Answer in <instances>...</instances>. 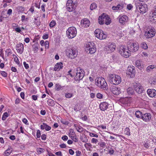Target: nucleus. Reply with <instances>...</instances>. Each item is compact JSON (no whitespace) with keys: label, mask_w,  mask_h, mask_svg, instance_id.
Returning <instances> with one entry per match:
<instances>
[{"label":"nucleus","mask_w":156,"mask_h":156,"mask_svg":"<svg viewBox=\"0 0 156 156\" xmlns=\"http://www.w3.org/2000/svg\"><path fill=\"white\" fill-rule=\"evenodd\" d=\"M107 48H106L109 52H111L115 51L116 46L115 44L113 42H109L107 45Z\"/></svg>","instance_id":"obj_16"},{"label":"nucleus","mask_w":156,"mask_h":156,"mask_svg":"<svg viewBox=\"0 0 156 156\" xmlns=\"http://www.w3.org/2000/svg\"><path fill=\"white\" fill-rule=\"evenodd\" d=\"M75 135L73 130L72 129H70L69 130V136L72 137V136Z\"/></svg>","instance_id":"obj_39"},{"label":"nucleus","mask_w":156,"mask_h":156,"mask_svg":"<svg viewBox=\"0 0 156 156\" xmlns=\"http://www.w3.org/2000/svg\"><path fill=\"white\" fill-rule=\"evenodd\" d=\"M14 56H15V58L14 59V61L16 62V63L19 64V61L18 60V58L16 56V55H13V57H14Z\"/></svg>","instance_id":"obj_50"},{"label":"nucleus","mask_w":156,"mask_h":156,"mask_svg":"<svg viewBox=\"0 0 156 156\" xmlns=\"http://www.w3.org/2000/svg\"><path fill=\"white\" fill-rule=\"evenodd\" d=\"M98 20L99 23L101 25L105 23L108 25L110 24L111 22L110 18L108 15L104 13L99 16Z\"/></svg>","instance_id":"obj_5"},{"label":"nucleus","mask_w":156,"mask_h":156,"mask_svg":"<svg viewBox=\"0 0 156 156\" xmlns=\"http://www.w3.org/2000/svg\"><path fill=\"white\" fill-rule=\"evenodd\" d=\"M135 67L133 66H130L127 68L126 73L130 75L131 77H133L135 75Z\"/></svg>","instance_id":"obj_13"},{"label":"nucleus","mask_w":156,"mask_h":156,"mask_svg":"<svg viewBox=\"0 0 156 156\" xmlns=\"http://www.w3.org/2000/svg\"><path fill=\"white\" fill-rule=\"evenodd\" d=\"M60 147L61 148H65L66 147V145L64 144H62L59 145Z\"/></svg>","instance_id":"obj_63"},{"label":"nucleus","mask_w":156,"mask_h":156,"mask_svg":"<svg viewBox=\"0 0 156 156\" xmlns=\"http://www.w3.org/2000/svg\"><path fill=\"white\" fill-rule=\"evenodd\" d=\"M76 75L74 77V80L76 81L82 80L84 76V71L80 67L77 68Z\"/></svg>","instance_id":"obj_11"},{"label":"nucleus","mask_w":156,"mask_h":156,"mask_svg":"<svg viewBox=\"0 0 156 156\" xmlns=\"http://www.w3.org/2000/svg\"><path fill=\"white\" fill-rule=\"evenodd\" d=\"M61 122L62 124L64 125H68L69 123L68 121L65 120H62Z\"/></svg>","instance_id":"obj_43"},{"label":"nucleus","mask_w":156,"mask_h":156,"mask_svg":"<svg viewBox=\"0 0 156 156\" xmlns=\"http://www.w3.org/2000/svg\"><path fill=\"white\" fill-rule=\"evenodd\" d=\"M112 57L113 60L115 61L118 58L117 55L116 54H114L112 56Z\"/></svg>","instance_id":"obj_45"},{"label":"nucleus","mask_w":156,"mask_h":156,"mask_svg":"<svg viewBox=\"0 0 156 156\" xmlns=\"http://www.w3.org/2000/svg\"><path fill=\"white\" fill-rule=\"evenodd\" d=\"M97 7V6L96 4L95 3H94L91 4L90 7V10H92L93 9H96Z\"/></svg>","instance_id":"obj_35"},{"label":"nucleus","mask_w":156,"mask_h":156,"mask_svg":"<svg viewBox=\"0 0 156 156\" xmlns=\"http://www.w3.org/2000/svg\"><path fill=\"white\" fill-rule=\"evenodd\" d=\"M91 142L93 143H95V144H96L98 142V140L96 139L93 138L91 140Z\"/></svg>","instance_id":"obj_57"},{"label":"nucleus","mask_w":156,"mask_h":156,"mask_svg":"<svg viewBox=\"0 0 156 156\" xmlns=\"http://www.w3.org/2000/svg\"><path fill=\"white\" fill-rule=\"evenodd\" d=\"M23 65L26 69H27L29 68V65L26 62H23Z\"/></svg>","instance_id":"obj_53"},{"label":"nucleus","mask_w":156,"mask_h":156,"mask_svg":"<svg viewBox=\"0 0 156 156\" xmlns=\"http://www.w3.org/2000/svg\"><path fill=\"white\" fill-rule=\"evenodd\" d=\"M12 149L11 147H10L7 149L4 152V156H9L12 152Z\"/></svg>","instance_id":"obj_28"},{"label":"nucleus","mask_w":156,"mask_h":156,"mask_svg":"<svg viewBox=\"0 0 156 156\" xmlns=\"http://www.w3.org/2000/svg\"><path fill=\"white\" fill-rule=\"evenodd\" d=\"M111 90L114 94L118 95L121 93L120 89L119 88L115 86H112Z\"/></svg>","instance_id":"obj_19"},{"label":"nucleus","mask_w":156,"mask_h":156,"mask_svg":"<svg viewBox=\"0 0 156 156\" xmlns=\"http://www.w3.org/2000/svg\"><path fill=\"white\" fill-rule=\"evenodd\" d=\"M62 139L64 140H67L68 138L67 136L65 135L62 137Z\"/></svg>","instance_id":"obj_61"},{"label":"nucleus","mask_w":156,"mask_h":156,"mask_svg":"<svg viewBox=\"0 0 156 156\" xmlns=\"http://www.w3.org/2000/svg\"><path fill=\"white\" fill-rule=\"evenodd\" d=\"M55 154L59 156H62V152L60 151H59L55 153Z\"/></svg>","instance_id":"obj_59"},{"label":"nucleus","mask_w":156,"mask_h":156,"mask_svg":"<svg viewBox=\"0 0 156 156\" xmlns=\"http://www.w3.org/2000/svg\"><path fill=\"white\" fill-rule=\"evenodd\" d=\"M81 139L82 141L84 142H87L88 141L87 137L85 136H82Z\"/></svg>","instance_id":"obj_44"},{"label":"nucleus","mask_w":156,"mask_h":156,"mask_svg":"<svg viewBox=\"0 0 156 156\" xmlns=\"http://www.w3.org/2000/svg\"><path fill=\"white\" fill-rule=\"evenodd\" d=\"M140 47L144 49H147L148 48L147 44L144 42H142L140 43Z\"/></svg>","instance_id":"obj_32"},{"label":"nucleus","mask_w":156,"mask_h":156,"mask_svg":"<svg viewBox=\"0 0 156 156\" xmlns=\"http://www.w3.org/2000/svg\"><path fill=\"white\" fill-rule=\"evenodd\" d=\"M47 102L49 106H52L54 105V101L51 99H49L47 101Z\"/></svg>","instance_id":"obj_36"},{"label":"nucleus","mask_w":156,"mask_h":156,"mask_svg":"<svg viewBox=\"0 0 156 156\" xmlns=\"http://www.w3.org/2000/svg\"><path fill=\"white\" fill-rule=\"evenodd\" d=\"M77 30L73 27H69L66 31L67 36L69 38L72 39L77 34Z\"/></svg>","instance_id":"obj_8"},{"label":"nucleus","mask_w":156,"mask_h":156,"mask_svg":"<svg viewBox=\"0 0 156 156\" xmlns=\"http://www.w3.org/2000/svg\"><path fill=\"white\" fill-rule=\"evenodd\" d=\"M9 115L8 114V113L7 112H5L3 114L2 117V119L4 121L6 119L7 117H8L9 116Z\"/></svg>","instance_id":"obj_37"},{"label":"nucleus","mask_w":156,"mask_h":156,"mask_svg":"<svg viewBox=\"0 0 156 156\" xmlns=\"http://www.w3.org/2000/svg\"><path fill=\"white\" fill-rule=\"evenodd\" d=\"M148 95L151 97H153L156 95V90L154 89H148L147 91Z\"/></svg>","instance_id":"obj_24"},{"label":"nucleus","mask_w":156,"mask_h":156,"mask_svg":"<svg viewBox=\"0 0 156 156\" xmlns=\"http://www.w3.org/2000/svg\"><path fill=\"white\" fill-rule=\"evenodd\" d=\"M136 65L137 67H140L141 66V63L140 60H137L136 62Z\"/></svg>","instance_id":"obj_49"},{"label":"nucleus","mask_w":156,"mask_h":156,"mask_svg":"<svg viewBox=\"0 0 156 156\" xmlns=\"http://www.w3.org/2000/svg\"><path fill=\"white\" fill-rule=\"evenodd\" d=\"M86 51H89V53L92 54L94 53L96 51V48L94 43L92 42H90L86 44Z\"/></svg>","instance_id":"obj_10"},{"label":"nucleus","mask_w":156,"mask_h":156,"mask_svg":"<svg viewBox=\"0 0 156 156\" xmlns=\"http://www.w3.org/2000/svg\"><path fill=\"white\" fill-rule=\"evenodd\" d=\"M151 115L150 113H146L142 116V119L143 120L146 122L149 121L151 119Z\"/></svg>","instance_id":"obj_20"},{"label":"nucleus","mask_w":156,"mask_h":156,"mask_svg":"<svg viewBox=\"0 0 156 156\" xmlns=\"http://www.w3.org/2000/svg\"><path fill=\"white\" fill-rule=\"evenodd\" d=\"M94 35L97 38L100 40L105 39L107 37L106 34H104L103 31L98 29L95 30Z\"/></svg>","instance_id":"obj_12"},{"label":"nucleus","mask_w":156,"mask_h":156,"mask_svg":"<svg viewBox=\"0 0 156 156\" xmlns=\"http://www.w3.org/2000/svg\"><path fill=\"white\" fill-rule=\"evenodd\" d=\"M78 51L75 48L72 47L68 48L66 51V54L67 56L70 58H74L77 55Z\"/></svg>","instance_id":"obj_6"},{"label":"nucleus","mask_w":156,"mask_h":156,"mask_svg":"<svg viewBox=\"0 0 156 156\" xmlns=\"http://www.w3.org/2000/svg\"><path fill=\"white\" fill-rule=\"evenodd\" d=\"M128 20V17L126 15H124L121 17L119 20V23L122 25L124 24Z\"/></svg>","instance_id":"obj_22"},{"label":"nucleus","mask_w":156,"mask_h":156,"mask_svg":"<svg viewBox=\"0 0 156 156\" xmlns=\"http://www.w3.org/2000/svg\"><path fill=\"white\" fill-rule=\"evenodd\" d=\"M96 96L98 98L101 99L102 98L103 95L101 93H98L96 95Z\"/></svg>","instance_id":"obj_48"},{"label":"nucleus","mask_w":156,"mask_h":156,"mask_svg":"<svg viewBox=\"0 0 156 156\" xmlns=\"http://www.w3.org/2000/svg\"><path fill=\"white\" fill-rule=\"evenodd\" d=\"M73 94L71 93H66V94L65 96L66 98H69L72 97Z\"/></svg>","instance_id":"obj_42"},{"label":"nucleus","mask_w":156,"mask_h":156,"mask_svg":"<svg viewBox=\"0 0 156 156\" xmlns=\"http://www.w3.org/2000/svg\"><path fill=\"white\" fill-rule=\"evenodd\" d=\"M1 74L2 76L4 77H6L7 76V73L5 71H1Z\"/></svg>","instance_id":"obj_52"},{"label":"nucleus","mask_w":156,"mask_h":156,"mask_svg":"<svg viewBox=\"0 0 156 156\" xmlns=\"http://www.w3.org/2000/svg\"><path fill=\"white\" fill-rule=\"evenodd\" d=\"M124 133V134L128 136H129L130 135V132L129 128L127 127L125 128Z\"/></svg>","instance_id":"obj_38"},{"label":"nucleus","mask_w":156,"mask_h":156,"mask_svg":"<svg viewBox=\"0 0 156 156\" xmlns=\"http://www.w3.org/2000/svg\"><path fill=\"white\" fill-rule=\"evenodd\" d=\"M119 52L123 57L127 58L130 55V51L127 47L121 45L117 48Z\"/></svg>","instance_id":"obj_3"},{"label":"nucleus","mask_w":156,"mask_h":156,"mask_svg":"<svg viewBox=\"0 0 156 156\" xmlns=\"http://www.w3.org/2000/svg\"><path fill=\"white\" fill-rule=\"evenodd\" d=\"M152 13H150V16L151 21L154 23H156V6L155 7Z\"/></svg>","instance_id":"obj_18"},{"label":"nucleus","mask_w":156,"mask_h":156,"mask_svg":"<svg viewBox=\"0 0 156 156\" xmlns=\"http://www.w3.org/2000/svg\"><path fill=\"white\" fill-rule=\"evenodd\" d=\"M44 46L46 48H48L49 47V42L48 41H46L44 44Z\"/></svg>","instance_id":"obj_55"},{"label":"nucleus","mask_w":156,"mask_h":156,"mask_svg":"<svg viewBox=\"0 0 156 156\" xmlns=\"http://www.w3.org/2000/svg\"><path fill=\"white\" fill-rule=\"evenodd\" d=\"M76 156H80L81 154V152L79 151H77L76 152Z\"/></svg>","instance_id":"obj_60"},{"label":"nucleus","mask_w":156,"mask_h":156,"mask_svg":"<svg viewBox=\"0 0 156 156\" xmlns=\"http://www.w3.org/2000/svg\"><path fill=\"white\" fill-rule=\"evenodd\" d=\"M108 104L106 102L101 103L99 105V108L100 110L102 111L106 110L108 107Z\"/></svg>","instance_id":"obj_23"},{"label":"nucleus","mask_w":156,"mask_h":156,"mask_svg":"<svg viewBox=\"0 0 156 156\" xmlns=\"http://www.w3.org/2000/svg\"><path fill=\"white\" fill-rule=\"evenodd\" d=\"M122 6L120 4H119L116 6H113L112 9L113 10H118V9H122Z\"/></svg>","instance_id":"obj_30"},{"label":"nucleus","mask_w":156,"mask_h":156,"mask_svg":"<svg viewBox=\"0 0 156 156\" xmlns=\"http://www.w3.org/2000/svg\"><path fill=\"white\" fill-rule=\"evenodd\" d=\"M24 10V8L22 6H19L17 8V11L19 12H23Z\"/></svg>","instance_id":"obj_41"},{"label":"nucleus","mask_w":156,"mask_h":156,"mask_svg":"<svg viewBox=\"0 0 156 156\" xmlns=\"http://www.w3.org/2000/svg\"><path fill=\"white\" fill-rule=\"evenodd\" d=\"M71 139L74 142H77L78 141V139L76 138V136L75 135L71 137Z\"/></svg>","instance_id":"obj_46"},{"label":"nucleus","mask_w":156,"mask_h":156,"mask_svg":"<svg viewBox=\"0 0 156 156\" xmlns=\"http://www.w3.org/2000/svg\"><path fill=\"white\" fill-rule=\"evenodd\" d=\"M135 115L136 117L138 118H142L143 115L141 112L139 110L136 111Z\"/></svg>","instance_id":"obj_31"},{"label":"nucleus","mask_w":156,"mask_h":156,"mask_svg":"<svg viewBox=\"0 0 156 156\" xmlns=\"http://www.w3.org/2000/svg\"><path fill=\"white\" fill-rule=\"evenodd\" d=\"M137 9H139L140 13H145L147 10V6L145 2L140 0H137L135 3Z\"/></svg>","instance_id":"obj_2"},{"label":"nucleus","mask_w":156,"mask_h":156,"mask_svg":"<svg viewBox=\"0 0 156 156\" xmlns=\"http://www.w3.org/2000/svg\"><path fill=\"white\" fill-rule=\"evenodd\" d=\"M95 82L96 85L104 90H107L108 89L107 83L105 79L102 77L97 78L95 79Z\"/></svg>","instance_id":"obj_4"},{"label":"nucleus","mask_w":156,"mask_h":156,"mask_svg":"<svg viewBox=\"0 0 156 156\" xmlns=\"http://www.w3.org/2000/svg\"><path fill=\"white\" fill-rule=\"evenodd\" d=\"M16 48L17 52L21 54L23 52V45L22 43H18L16 45Z\"/></svg>","instance_id":"obj_21"},{"label":"nucleus","mask_w":156,"mask_h":156,"mask_svg":"<svg viewBox=\"0 0 156 156\" xmlns=\"http://www.w3.org/2000/svg\"><path fill=\"white\" fill-rule=\"evenodd\" d=\"M126 90L127 93L129 95H133L134 94L135 90L132 87H129Z\"/></svg>","instance_id":"obj_27"},{"label":"nucleus","mask_w":156,"mask_h":156,"mask_svg":"<svg viewBox=\"0 0 156 156\" xmlns=\"http://www.w3.org/2000/svg\"><path fill=\"white\" fill-rule=\"evenodd\" d=\"M98 144L100 145L101 147H103L106 145V143L105 142H101L100 143H98Z\"/></svg>","instance_id":"obj_47"},{"label":"nucleus","mask_w":156,"mask_h":156,"mask_svg":"<svg viewBox=\"0 0 156 156\" xmlns=\"http://www.w3.org/2000/svg\"><path fill=\"white\" fill-rule=\"evenodd\" d=\"M41 134L40 131L38 130L37 132V138H39L41 137Z\"/></svg>","instance_id":"obj_51"},{"label":"nucleus","mask_w":156,"mask_h":156,"mask_svg":"<svg viewBox=\"0 0 156 156\" xmlns=\"http://www.w3.org/2000/svg\"><path fill=\"white\" fill-rule=\"evenodd\" d=\"M45 150L41 148H37V151L38 154H40L42 153H44L45 151Z\"/></svg>","instance_id":"obj_33"},{"label":"nucleus","mask_w":156,"mask_h":156,"mask_svg":"<svg viewBox=\"0 0 156 156\" xmlns=\"http://www.w3.org/2000/svg\"><path fill=\"white\" fill-rule=\"evenodd\" d=\"M144 146L146 148H148L150 146V144L148 142H146L144 144Z\"/></svg>","instance_id":"obj_64"},{"label":"nucleus","mask_w":156,"mask_h":156,"mask_svg":"<svg viewBox=\"0 0 156 156\" xmlns=\"http://www.w3.org/2000/svg\"><path fill=\"white\" fill-rule=\"evenodd\" d=\"M15 30L17 32L20 33L21 31V29L19 27H16V28H14Z\"/></svg>","instance_id":"obj_54"},{"label":"nucleus","mask_w":156,"mask_h":156,"mask_svg":"<svg viewBox=\"0 0 156 156\" xmlns=\"http://www.w3.org/2000/svg\"><path fill=\"white\" fill-rule=\"evenodd\" d=\"M63 67L62 63L61 62L57 63L55 66L54 68L55 71H59Z\"/></svg>","instance_id":"obj_25"},{"label":"nucleus","mask_w":156,"mask_h":156,"mask_svg":"<svg viewBox=\"0 0 156 156\" xmlns=\"http://www.w3.org/2000/svg\"><path fill=\"white\" fill-rule=\"evenodd\" d=\"M155 34V30L152 29H151L148 31L145 32V35L146 38H151L153 37Z\"/></svg>","instance_id":"obj_15"},{"label":"nucleus","mask_w":156,"mask_h":156,"mask_svg":"<svg viewBox=\"0 0 156 156\" xmlns=\"http://www.w3.org/2000/svg\"><path fill=\"white\" fill-rule=\"evenodd\" d=\"M154 68V65H150L147 67L146 71L147 72H149L150 71L152 70Z\"/></svg>","instance_id":"obj_34"},{"label":"nucleus","mask_w":156,"mask_h":156,"mask_svg":"<svg viewBox=\"0 0 156 156\" xmlns=\"http://www.w3.org/2000/svg\"><path fill=\"white\" fill-rule=\"evenodd\" d=\"M56 25V22L55 21H51L49 24V26L50 27H54Z\"/></svg>","instance_id":"obj_40"},{"label":"nucleus","mask_w":156,"mask_h":156,"mask_svg":"<svg viewBox=\"0 0 156 156\" xmlns=\"http://www.w3.org/2000/svg\"><path fill=\"white\" fill-rule=\"evenodd\" d=\"M77 5V0H68L66 3L67 9L69 12L74 10Z\"/></svg>","instance_id":"obj_7"},{"label":"nucleus","mask_w":156,"mask_h":156,"mask_svg":"<svg viewBox=\"0 0 156 156\" xmlns=\"http://www.w3.org/2000/svg\"><path fill=\"white\" fill-rule=\"evenodd\" d=\"M69 154L71 155L74 154V152L72 149H69Z\"/></svg>","instance_id":"obj_62"},{"label":"nucleus","mask_w":156,"mask_h":156,"mask_svg":"<svg viewBox=\"0 0 156 156\" xmlns=\"http://www.w3.org/2000/svg\"><path fill=\"white\" fill-rule=\"evenodd\" d=\"M74 126L76 129L77 131L80 133H81L83 131V129L82 127L81 126H79L76 124H74Z\"/></svg>","instance_id":"obj_29"},{"label":"nucleus","mask_w":156,"mask_h":156,"mask_svg":"<svg viewBox=\"0 0 156 156\" xmlns=\"http://www.w3.org/2000/svg\"><path fill=\"white\" fill-rule=\"evenodd\" d=\"M127 48H128L130 52H135L138 50L139 45L137 42H130L127 45Z\"/></svg>","instance_id":"obj_9"},{"label":"nucleus","mask_w":156,"mask_h":156,"mask_svg":"<svg viewBox=\"0 0 156 156\" xmlns=\"http://www.w3.org/2000/svg\"><path fill=\"white\" fill-rule=\"evenodd\" d=\"M47 151L48 152V154L49 156H55V155L52 154L51 151H48V150H47Z\"/></svg>","instance_id":"obj_58"},{"label":"nucleus","mask_w":156,"mask_h":156,"mask_svg":"<svg viewBox=\"0 0 156 156\" xmlns=\"http://www.w3.org/2000/svg\"><path fill=\"white\" fill-rule=\"evenodd\" d=\"M107 79L111 83L114 85L118 84L121 82L120 76L114 74H108Z\"/></svg>","instance_id":"obj_1"},{"label":"nucleus","mask_w":156,"mask_h":156,"mask_svg":"<svg viewBox=\"0 0 156 156\" xmlns=\"http://www.w3.org/2000/svg\"><path fill=\"white\" fill-rule=\"evenodd\" d=\"M134 90L136 92L139 94H141L144 92V89L140 83H136L134 85Z\"/></svg>","instance_id":"obj_14"},{"label":"nucleus","mask_w":156,"mask_h":156,"mask_svg":"<svg viewBox=\"0 0 156 156\" xmlns=\"http://www.w3.org/2000/svg\"><path fill=\"white\" fill-rule=\"evenodd\" d=\"M41 128L42 129H45L47 131L50 130L51 129L50 126H48L46 123H43L41 125Z\"/></svg>","instance_id":"obj_26"},{"label":"nucleus","mask_w":156,"mask_h":156,"mask_svg":"<svg viewBox=\"0 0 156 156\" xmlns=\"http://www.w3.org/2000/svg\"><path fill=\"white\" fill-rule=\"evenodd\" d=\"M90 23V21L87 19H84L81 21V25L84 28H86L89 27Z\"/></svg>","instance_id":"obj_17"},{"label":"nucleus","mask_w":156,"mask_h":156,"mask_svg":"<svg viewBox=\"0 0 156 156\" xmlns=\"http://www.w3.org/2000/svg\"><path fill=\"white\" fill-rule=\"evenodd\" d=\"M41 139L43 140H45L46 139V135L45 134H43L41 136Z\"/></svg>","instance_id":"obj_56"}]
</instances>
